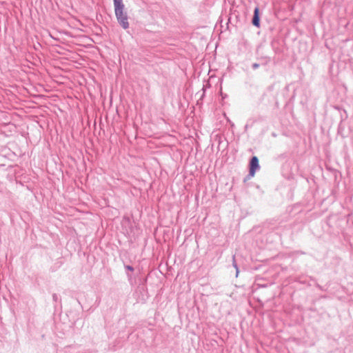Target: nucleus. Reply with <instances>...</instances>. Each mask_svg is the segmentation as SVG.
<instances>
[{
  "label": "nucleus",
  "instance_id": "obj_3",
  "mask_svg": "<svg viewBox=\"0 0 353 353\" xmlns=\"http://www.w3.org/2000/svg\"><path fill=\"white\" fill-rule=\"evenodd\" d=\"M252 24L256 27L259 26V9L256 7L254 9V17L252 19Z\"/></svg>",
  "mask_w": 353,
  "mask_h": 353
},
{
  "label": "nucleus",
  "instance_id": "obj_1",
  "mask_svg": "<svg viewBox=\"0 0 353 353\" xmlns=\"http://www.w3.org/2000/svg\"><path fill=\"white\" fill-rule=\"evenodd\" d=\"M115 14L119 23L124 29H127L129 26L128 17L126 13L124 12V8L115 9Z\"/></svg>",
  "mask_w": 353,
  "mask_h": 353
},
{
  "label": "nucleus",
  "instance_id": "obj_4",
  "mask_svg": "<svg viewBox=\"0 0 353 353\" xmlns=\"http://www.w3.org/2000/svg\"><path fill=\"white\" fill-rule=\"evenodd\" d=\"M114 10L124 8V5L123 4L122 0H114Z\"/></svg>",
  "mask_w": 353,
  "mask_h": 353
},
{
  "label": "nucleus",
  "instance_id": "obj_2",
  "mask_svg": "<svg viewBox=\"0 0 353 353\" xmlns=\"http://www.w3.org/2000/svg\"><path fill=\"white\" fill-rule=\"evenodd\" d=\"M259 168V159L256 157H253L250 163V176H254L256 170Z\"/></svg>",
  "mask_w": 353,
  "mask_h": 353
}]
</instances>
